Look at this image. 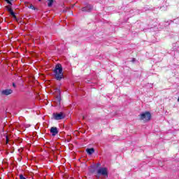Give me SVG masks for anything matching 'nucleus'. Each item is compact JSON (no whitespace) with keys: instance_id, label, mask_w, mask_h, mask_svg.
<instances>
[{"instance_id":"obj_13","label":"nucleus","mask_w":179,"mask_h":179,"mask_svg":"<svg viewBox=\"0 0 179 179\" xmlns=\"http://www.w3.org/2000/svg\"><path fill=\"white\" fill-rule=\"evenodd\" d=\"M48 1H49V2L48 3V6L49 8H51V6H52V3H54V0H48Z\"/></svg>"},{"instance_id":"obj_8","label":"nucleus","mask_w":179,"mask_h":179,"mask_svg":"<svg viewBox=\"0 0 179 179\" xmlns=\"http://www.w3.org/2000/svg\"><path fill=\"white\" fill-rule=\"evenodd\" d=\"M61 95H56V98L55 99V102L57 106H61Z\"/></svg>"},{"instance_id":"obj_6","label":"nucleus","mask_w":179,"mask_h":179,"mask_svg":"<svg viewBox=\"0 0 179 179\" xmlns=\"http://www.w3.org/2000/svg\"><path fill=\"white\" fill-rule=\"evenodd\" d=\"M82 12H90L93 10V6L88 4L85 7L81 8Z\"/></svg>"},{"instance_id":"obj_17","label":"nucleus","mask_w":179,"mask_h":179,"mask_svg":"<svg viewBox=\"0 0 179 179\" xmlns=\"http://www.w3.org/2000/svg\"><path fill=\"white\" fill-rule=\"evenodd\" d=\"M7 3H8L9 5H12V2H10V1L9 0L7 1Z\"/></svg>"},{"instance_id":"obj_2","label":"nucleus","mask_w":179,"mask_h":179,"mask_svg":"<svg viewBox=\"0 0 179 179\" xmlns=\"http://www.w3.org/2000/svg\"><path fill=\"white\" fill-rule=\"evenodd\" d=\"M100 176L102 177H105V178H108V169L106 167H101L99 168L96 171V177L99 178Z\"/></svg>"},{"instance_id":"obj_15","label":"nucleus","mask_w":179,"mask_h":179,"mask_svg":"<svg viewBox=\"0 0 179 179\" xmlns=\"http://www.w3.org/2000/svg\"><path fill=\"white\" fill-rule=\"evenodd\" d=\"M20 179H26V178H24L23 174H20Z\"/></svg>"},{"instance_id":"obj_22","label":"nucleus","mask_w":179,"mask_h":179,"mask_svg":"<svg viewBox=\"0 0 179 179\" xmlns=\"http://www.w3.org/2000/svg\"><path fill=\"white\" fill-rule=\"evenodd\" d=\"M10 1H13V0H10Z\"/></svg>"},{"instance_id":"obj_3","label":"nucleus","mask_w":179,"mask_h":179,"mask_svg":"<svg viewBox=\"0 0 179 179\" xmlns=\"http://www.w3.org/2000/svg\"><path fill=\"white\" fill-rule=\"evenodd\" d=\"M150 118H152V115L150 113V112H145L140 115V120L141 121H144L145 122L150 121Z\"/></svg>"},{"instance_id":"obj_16","label":"nucleus","mask_w":179,"mask_h":179,"mask_svg":"<svg viewBox=\"0 0 179 179\" xmlns=\"http://www.w3.org/2000/svg\"><path fill=\"white\" fill-rule=\"evenodd\" d=\"M6 143H9V138H8V136H6Z\"/></svg>"},{"instance_id":"obj_21","label":"nucleus","mask_w":179,"mask_h":179,"mask_svg":"<svg viewBox=\"0 0 179 179\" xmlns=\"http://www.w3.org/2000/svg\"><path fill=\"white\" fill-rule=\"evenodd\" d=\"M38 1H39V2L41 1V0H38Z\"/></svg>"},{"instance_id":"obj_4","label":"nucleus","mask_w":179,"mask_h":179,"mask_svg":"<svg viewBox=\"0 0 179 179\" xmlns=\"http://www.w3.org/2000/svg\"><path fill=\"white\" fill-rule=\"evenodd\" d=\"M52 118L56 120V121H59V120H64L65 118V114L64 113H52Z\"/></svg>"},{"instance_id":"obj_18","label":"nucleus","mask_w":179,"mask_h":179,"mask_svg":"<svg viewBox=\"0 0 179 179\" xmlns=\"http://www.w3.org/2000/svg\"><path fill=\"white\" fill-rule=\"evenodd\" d=\"M13 87H16V84H15V83H13Z\"/></svg>"},{"instance_id":"obj_12","label":"nucleus","mask_w":179,"mask_h":179,"mask_svg":"<svg viewBox=\"0 0 179 179\" xmlns=\"http://www.w3.org/2000/svg\"><path fill=\"white\" fill-rule=\"evenodd\" d=\"M55 94H56V96L61 95V90H59V88H56Z\"/></svg>"},{"instance_id":"obj_20","label":"nucleus","mask_w":179,"mask_h":179,"mask_svg":"<svg viewBox=\"0 0 179 179\" xmlns=\"http://www.w3.org/2000/svg\"><path fill=\"white\" fill-rule=\"evenodd\" d=\"M6 1V2H7V1H8L9 0H5Z\"/></svg>"},{"instance_id":"obj_14","label":"nucleus","mask_w":179,"mask_h":179,"mask_svg":"<svg viewBox=\"0 0 179 179\" xmlns=\"http://www.w3.org/2000/svg\"><path fill=\"white\" fill-rule=\"evenodd\" d=\"M29 9H32V10H35L36 8H34V6H33V4H31L29 6Z\"/></svg>"},{"instance_id":"obj_7","label":"nucleus","mask_w":179,"mask_h":179,"mask_svg":"<svg viewBox=\"0 0 179 179\" xmlns=\"http://www.w3.org/2000/svg\"><path fill=\"white\" fill-rule=\"evenodd\" d=\"M50 134H52V136H55L58 134V128L57 127H51L50 128Z\"/></svg>"},{"instance_id":"obj_1","label":"nucleus","mask_w":179,"mask_h":179,"mask_svg":"<svg viewBox=\"0 0 179 179\" xmlns=\"http://www.w3.org/2000/svg\"><path fill=\"white\" fill-rule=\"evenodd\" d=\"M53 73L56 80H61L64 79V73H62V65H61V64H58L55 66Z\"/></svg>"},{"instance_id":"obj_9","label":"nucleus","mask_w":179,"mask_h":179,"mask_svg":"<svg viewBox=\"0 0 179 179\" xmlns=\"http://www.w3.org/2000/svg\"><path fill=\"white\" fill-rule=\"evenodd\" d=\"M85 151L87 152V153H88L90 155H93L94 152V148H87L85 150Z\"/></svg>"},{"instance_id":"obj_11","label":"nucleus","mask_w":179,"mask_h":179,"mask_svg":"<svg viewBox=\"0 0 179 179\" xmlns=\"http://www.w3.org/2000/svg\"><path fill=\"white\" fill-rule=\"evenodd\" d=\"M6 9L8 12H9L10 15L11 14V12H13V10H12V7L10 6H7Z\"/></svg>"},{"instance_id":"obj_10","label":"nucleus","mask_w":179,"mask_h":179,"mask_svg":"<svg viewBox=\"0 0 179 179\" xmlns=\"http://www.w3.org/2000/svg\"><path fill=\"white\" fill-rule=\"evenodd\" d=\"M10 15H11V16H13V19L15 20H16V22H19V18H17V17H16V15L15 14V12H13V11H11V14H10Z\"/></svg>"},{"instance_id":"obj_5","label":"nucleus","mask_w":179,"mask_h":179,"mask_svg":"<svg viewBox=\"0 0 179 179\" xmlns=\"http://www.w3.org/2000/svg\"><path fill=\"white\" fill-rule=\"evenodd\" d=\"M12 93H13V90L10 89H6L1 91V96H10Z\"/></svg>"},{"instance_id":"obj_19","label":"nucleus","mask_w":179,"mask_h":179,"mask_svg":"<svg viewBox=\"0 0 179 179\" xmlns=\"http://www.w3.org/2000/svg\"><path fill=\"white\" fill-rule=\"evenodd\" d=\"M100 165H101L100 163H98V164H97V166H100Z\"/></svg>"}]
</instances>
